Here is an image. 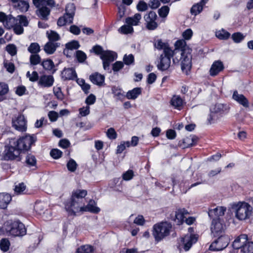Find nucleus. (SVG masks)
<instances>
[{
    "label": "nucleus",
    "mask_w": 253,
    "mask_h": 253,
    "mask_svg": "<svg viewBox=\"0 0 253 253\" xmlns=\"http://www.w3.org/2000/svg\"><path fill=\"white\" fill-rule=\"evenodd\" d=\"M0 22L7 28H13L15 33L20 35L23 33V26H27L28 21L27 18L23 15H18L16 18L11 15H7L4 12H0Z\"/></svg>",
    "instance_id": "obj_1"
},
{
    "label": "nucleus",
    "mask_w": 253,
    "mask_h": 253,
    "mask_svg": "<svg viewBox=\"0 0 253 253\" xmlns=\"http://www.w3.org/2000/svg\"><path fill=\"white\" fill-rule=\"evenodd\" d=\"M232 208L235 212V216L240 220L249 218L253 211L252 206L245 202L235 203L233 205Z\"/></svg>",
    "instance_id": "obj_2"
},
{
    "label": "nucleus",
    "mask_w": 253,
    "mask_h": 253,
    "mask_svg": "<svg viewBox=\"0 0 253 253\" xmlns=\"http://www.w3.org/2000/svg\"><path fill=\"white\" fill-rule=\"evenodd\" d=\"M171 224L168 222H162L155 224L153 227L152 235L157 242L168 236L171 231Z\"/></svg>",
    "instance_id": "obj_3"
},
{
    "label": "nucleus",
    "mask_w": 253,
    "mask_h": 253,
    "mask_svg": "<svg viewBox=\"0 0 253 253\" xmlns=\"http://www.w3.org/2000/svg\"><path fill=\"white\" fill-rule=\"evenodd\" d=\"M15 138L9 139L8 144L5 147L3 155L1 157L0 156L1 160H12L17 159L18 161H19L21 159L19 150H18L15 147Z\"/></svg>",
    "instance_id": "obj_4"
},
{
    "label": "nucleus",
    "mask_w": 253,
    "mask_h": 253,
    "mask_svg": "<svg viewBox=\"0 0 253 253\" xmlns=\"http://www.w3.org/2000/svg\"><path fill=\"white\" fill-rule=\"evenodd\" d=\"M4 228L9 235L14 236H23L26 233L24 225L19 221H7L4 224Z\"/></svg>",
    "instance_id": "obj_5"
},
{
    "label": "nucleus",
    "mask_w": 253,
    "mask_h": 253,
    "mask_svg": "<svg viewBox=\"0 0 253 253\" xmlns=\"http://www.w3.org/2000/svg\"><path fill=\"white\" fill-rule=\"evenodd\" d=\"M174 46L175 49L172 50V54L174 56L173 62L174 64H176L179 62V56H182V54L188 52L189 49L186 42L182 40L177 41Z\"/></svg>",
    "instance_id": "obj_6"
},
{
    "label": "nucleus",
    "mask_w": 253,
    "mask_h": 253,
    "mask_svg": "<svg viewBox=\"0 0 253 253\" xmlns=\"http://www.w3.org/2000/svg\"><path fill=\"white\" fill-rule=\"evenodd\" d=\"M15 147L19 150L20 153L22 150L27 151L31 148V145L36 141L35 137L31 135H26L16 140Z\"/></svg>",
    "instance_id": "obj_7"
},
{
    "label": "nucleus",
    "mask_w": 253,
    "mask_h": 253,
    "mask_svg": "<svg viewBox=\"0 0 253 253\" xmlns=\"http://www.w3.org/2000/svg\"><path fill=\"white\" fill-rule=\"evenodd\" d=\"M198 240V237L195 235L187 234L182 238L179 243L178 248L180 250L183 249L185 251H188L192 245Z\"/></svg>",
    "instance_id": "obj_8"
},
{
    "label": "nucleus",
    "mask_w": 253,
    "mask_h": 253,
    "mask_svg": "<svg viewBox=\"0 0 253 253\" xmlns=\"http://www.w3.org/2000/svg\"><path fill=\"white\" fill-rule=\"evenodd\" d=\"M225 229V226L220 218H217L212 220L211 226V230L213 236L223 235Z\"/></svg>",
    "instance_id": "obj_9"
},
{
    "label": "nucleus",
    "mask_w": 253,
    "mask_h": 253,
    "mask_svg": "<svg viewBox=\"0 0 253 253\" xmlns=\"http://www.w3.org/2000/svg\"><path fill=\"white\" fill-rule=\"evenodd\" d=\"M229 238L224 235H221L210 246V249L213 251H219L225 249L229 244Z\"/></svg>",
    "instance_id": "obj_10"
},
{
    "label": "nucleus",
    "mask_w": 253,
    "mask_h": 253,
    "mask_svg": "<svg viewBox=\"0 0 253 253\" xmlns=\"http://www.w3.org/2000/svg\"><path fill=\"white\" fill-rule=\"evenodd\" d=\"M83 207L80 202L72 199L68 201L65 206L66 211L71 215H75L77 213L83 211Z\"/></svg>",
    "instance_id": "obj_11"
},
{
    "label": "nucleus",
    "mask_w": 253,
    "mask_h": 253,
    "mask_svg": "<svg viewBox=\"0 0 253 253\" xmlns=\"http://www.w3.org/2000/svg\"><path fill=\"white\" fill-rule=\"evenodd\" d=\"M179 62H180L181 68L183 72L186 74H188L189 71L191 68V54L188 52L182 54V56L178 57Z\"/></svg>",
    "instance_id": "obj_12"
},
{
    "label": "nucleus",
    "mask_w": 253,
    "mask_h": 253,
    "mask_svg": "<svg viewBox=\"0 0 253 253\" xmlns=\"http://www.w3.org/2000/svg\"><path fill=\"white\" fill-rule=\"evenodd\" d=\"M117 55L114 52L109 50L104 52L100 58L103 61V66L105 70H109L110 63L114 61Z\"/></svg>",
    "instance_id": "obj_13"
},
{
    "label": "nucleus",
    "mask_w": 253,
    "mask_h": 253,
    "mask_svg": "<svg viewBox=\"0 0 253 253\" xmlns=\"http://www.w3.org/2000/svg\"><path fill=\"white\" fill-rule=\"evenodd\" d=\"M157 14L154 11H150L148 14L144 15V18L146 23V27L150 30H154L158 26L156 20Z\"/></svg>",
    "instance_id": "obj_14"
},
{
    "label": "nucleus",
    "mask_w": 253,
    "mask_h": 253,
    "mask_svg": "<svg viewBox=\"0 0 253 253\" xmlns=\"http://www.w3.org/2000/svg\"><path fill=\"white\" fill-rule=\"evenodd\" d=\"M172 56H173V54H170L168 55H165L164 54V55H161L160 56V61L157 65L158 69L162 71L168 70L170 66V57Z\"/></svg>",
    "instance_id": "obj_15"
},
{
    "label": "nucleus",
    "mask_w": 253,
    "mask_h": 253,
    "mask_svg": "<svg viewBox=\"0 0 253 253\" xmlns=\"http://www.w3.org/2000/svg\"><path fill=\"white\" fill-rule=\"evenodd\" d=\"M13 126L19 131H24L26 129V123L24 116L19 115L12 121Z\"/></svg>",
    "instance_id": "obj_16"
},
{
    "label": "nucleus",
    "mask_w": 253,
    "mask_h": 253,
    "mask_svg": "<svg viewBox=\"0 0 253 253\" xmlns=\"http://www.w3.org/2000/svg\"><path fill=\"white\" fill-rule=\"evenodd\" d=\"M154 46L158 50H163L165 55H170L172 54V50L170 49L169 45L162 41V40H157L154 42Z\"/></svg>",
    "instance_id": "obj_17"
},
{
    "label": "nucleus",
    "mask_w": 253,
    "mask_h": 253,
    "mask_svg": "<svg viewBox=\"0 0 253 253\" xmlns=\"http://www.w3.org/2000/svg\"><path fill=\"white\" fill-rule=\"evenodd\" d=\"M232 98L244 107H249V103L247 98L243 94L239 93L237 91H234Z\"/></svg>",
    "instance_id": "obj_18"
},
{
    "label": "nucleus",
    "mask_w": 253,
    "mask_h": 253,
    "mask_svg": "<svg viewBox=\"0 0 253 253\" xmlns=\"http://www.w3.org/2000/svg\"><path fill=\"white\" fill-rule=\"evenodd\" d=\"M226 211V208L223 206L217 207L209 210L208 214L211 217L223 216Z\"/></svg>",
    "instance_id": "obj_19"
},
{
    "label": "nucleus",
    "mask_w": 253,
    "mask_h": 253,
    "mask_svg": "<svg viewBox=\"0 0 253 253\" xmlns=\"http://www.w3.org/2000/svg\"><path fill=\"white\" fill-rule=\"evenodd\" d=\"M54 79L52 76L49 75L42 76L39 81L38 84L42 87H50L52 85Z\"/></svg>",
    "instance_id": "obj_20"
},
{
    "label": "nucleus",
    "mask_w": 253,
    "mask_h": 253,
    "mask_svg": "<svg viewBox=\"0 0 253 253\" xmlns=\"http://www.w3.org/2000/svg\"><path fill=\"white\" fill-rule=\"evenodd\" d=\"M247 241L248 238L246 235H241L234 241L232 244L233 247L235 249H241L242 251Z\"/></svg>",
    "instance_id": "obj_21"
},
{
    "label": "nucleus",
    "mask_w": 253,
    "mask_h": 253,
    "mask_svg": "<svg viewBox=\"0 0 253 253\" xmlns=\"http://www.w3.org/2000/svg\"><path fill=\"white\" fill-rule=\"evenodd\" d=\"M188 214V211L185 209H178L175 213V222L177 224H181L184 221L185 216Z\"/></svg>",
    "instance_id": "obj_22"
},
{
    "label": "nucleus",
    "mask_w": 253,
    "mask_h": 253,
    "mask_svg": "<svg viewBox=\"0 0 253 253\" xmlns=\"http://www.w3.org/2000/svg\"><path fill=\"white\" fill-rule=\"evenodd\" d=\"M223 68V65L221 61H214L211 67L210 74L212 76H216L221 72Z\"/></svg>",
    "instance_id": "obj_23"
},
{
    "label": "nucleus",
    "mask_w": 253,
    "mask_h": 253,
    "mask_svg": "<svg viewBox=\"0 0 253 253\" xmlns=\"http://www.w3.org/2000/svg\"><path fill=\"white\" fill-rule=\"evenodd\" d=\"M89 79L93 84L102 85L104 83L105 77L98 73H94L89 76Z\"/></svg>",
    "instance_id": "obj_24"
},
{
    "label": "nucleus",
    "mask_w": 253,
    "mask_h": 253,
    "mask_svg": "<svg viewBox=\"0 0 253 253\" xmlns=\"http://www.w3.org/2000/svg\"><path fill=\"white\" fill-rule=\"evenodd\" d=\"M11 201L10 195L5 193H0V209H5Z\"/></svg>",
    "instance_id": "obj_25"
},
{
    "label": "nucleus",
    "mask_w": 253,
    "mask_h": 253,
    "mask_svg": "<svg viewBox=\"0 0 253 253\" xmlns=\"http://www.w3.org/2000/svg\"><path fill=\"white\" fill-rule=\"evenodd\" d=\"M62 77L64 80H74L77 78V74L74 69L67 68L62 71Z\"/></svg>",
    "instance_id": "obj_26"
},
{
    "label": "nucleus",
    "mask_w": 253,
    "mask_h": 253,
    "mask_svg": "<svg viewBox=\"0 0 253 253\" xmlns=\"http://www.w3.org/2000/svg\"><path fill=\"white\" fill-rule=\"evenodd\" d=\"M229 109L227 105L218 104L211 107V113L224 114L228 112Z\"/></svg>",
    "instance_id": "obj_27"
},
{
    "label": "nucleus",
    "mask_w": 253,
    "mask_h": 253,
    "mask_svg": "<svg viewBox=\"0 0 253 253\" xmlns=\"http://www.w3.org/2000/svg\"><path fill=\"white\" fill-rule=\"evenodd\" d=\"M141 19V15L140 13H136L132 17H129L126 19V23L127 24L133 26H137Z\"/></svg>",
    "instance_id": "obj_28"
},
{
    "label": "nucleus",
    "mask_w": 253,
    "mask_h": 253,
    "mask_svg": "<svg viewBox=\"0 0 253 253\" xmlns=\"http://www.w3.org/2000/svg\"><path fill=\"white\" fill-rule=\"evenodd\" d=\"M86 194L87 191L86 190L78 189L73 193L71 199L82 203L83 199L86 195Z\"/></svg>",
    "instance_id": "obj_29"
},
{
    "label": "nucleus",
    "mask_w": 253,
    "mask_h": 253,
    "mask_svg": "<svg viewBox=\"0 0 253 253\" xmlns=\"http://www.w3.org/2000/svg\"><path fill=\"white\" fill-rule=\"evenodd\" d=\"M100 209L96 206V203L90 200L87 206L83 207V211H90L93 213H98Z\"/></svg>",
    "instance_id": "obj_30"
},
{
    "label": "nucleus",
    "mask_w": 253,
    "mask_h": 253,
    "mask_svg": "<svg viewBox=\"0 0 253 253\" xmlns=\"http://www.w3.org/2000/svg\"><path fill=\"white\" fill-rule=\"evenodd\" d=\"M209 0H201V1L194 5L191 9V12L192 14L197 15L199 14L203 10V6L208 2Z\"/></svg>",
    "instance_id": "obj_31"
},
{
    "label": "nucleus",
    "mask_w": 253,
    "mask_h": 253,
    "mask_svg": "<svg viewBox=\"0 0 253 253\" xmlns=\"http://www.w3.org/2000/svg\"><path fill=\"white\" fill-rule=\"evenodd\" d=\"M183 101L182 99L178 95H174L170 100V104L174 108L180 110L183 106Z\"/></svg>",
    "instance_id": "obj_32"
},
{
    "label": "nucleus",
    "mask_w": 253,
    "mask_h": 253,
    "mask_svg": "<svg viewBox=\"0 0 253 253\" xmlns=\"http://www.w3.org/2000/svg\"><path fill=\"white\" fill-rule=\"evenodd\" d=\"M13 6L21 12L28 11L29 8V4L27 1L21 0L17 3L13 4Z\"/></svg>",
    "instance_id": "obj_33"
},
{
    "label": "nucleus",
    "mask_w": 253,
    "mask_h": 253,
    "mask_svg": "<svg viewBox=\"0 0 253 253\" xmlns=\"http://www.w3.org/2000/svg\"><path fill=\"white\" fill-rule=\"evenodd\" d=\"M141 88L140 87H135L132 90H129L126 94V97L128 99L134 100L141 93Z\"/></svg>",
    "instance_id": "obj_34"
},
{
    "label": "nucleus",
    "mask_w": 253,
    "mask_h": 253,
    "mask_svg": "<svg viewBox=\"0 0 253 253\" xmlns=\"http://www.w3.org/2000/svg\"><path fill=\"white\" fill-rule=\"evenodd\" d=\"M33 4L37 7L48 5L52 7L55 5L54 0H33Z\"/></svg>",
    "instance_id": "obj_35"
},
{
    "label": "nucleus",
    "mask_w": 253,
    "mask_h": 253,
    "mask_svg": "<svg viewBox=\"0 0 253 253\" xmlns=\"http://www.w3.org/2000/svg\"><path fill=\"white\" fill-rule=\"evenodd\" d=\"M59 45L57 43L49 42L44 45V50L46 53L51 54L55 52L57 47Z\"/></svg>",
    "instance_id": "obj_36"
},
{
    "label": "nucleus",
    "mask_w": 253,
    "mask_h": 253,
    "mask_svg": "<svg viewBox=\"0 0 253 253\" xmlns=\"http://www.w3.org/2000/svg\"><path fill=\"white\" fill-rule=\"evenodd\" d=\"M46 204L42 202H37L34 206V210L39 214L44 213L46 210Z\"/></svg>",
    "instance_id": "obj_37"
},
{
    "label": "nucleus",
    "mask_w": 253,
    "mask_h": 253,
    "mask_svg": "<svg viewBox=\"0 0 253 253\" xmlns=\"http://www.w3.org/2000/svg\"><path fill=\"white\" fill-rule=\"evenodd\" d=\"M95 249L93 246L89 245H84L79 247L76 251L77 253H92Z\"/></svg>",
    "instance_id": "obj_38"
},
{
    "label": "nucleus",
    "mask_w": 253,
    "mask_h": 253,
    "mask_svg": "<svg viewBox=\"0 0 253 253\" xmlns=\"http://www.w3.org/2000/svg\"><path fill=\"white\" fill-rule=\"evenodd\" d=\"M72 17H68L64 14L62 17H60L57 21V25L59 26H63L66 24H71L73 22Z\"/></svg>",
    "instance_id": "obj_39"
},
{
    "label": "nucleus",
    "mask_w": 253,
    "mask_h": 253,
    "mask_svg": "<svg viewBox=\"0 0 253 253\" xmlns=\"http://www.w3.org/2000/svg\"><path fill=\"white\" fill-rule=\"evenodd\" d=\"M80 47V44L78 41H73L66 44V49L64 53L68 52L69 51L77 49Z\"/></svg>",
    "instance_id": "obj_40"
},
{
    "label": "nucleus",
    "mask_w": 253,
    "mask_h": 253,
    "mask_svg": "<svg viewBox=\"0 0 253 253\" xmlns=\"http://www.w3.org/2000/svg\"><path fill=\"white\" fill-rule=\"evenodd\" d=\"M215 36L218 39L220 40H225L228 39L229 38L230 34L229 32L225 31V30L221 29L216 32Z\"/></svg>",
    "instance_id": "obj_41"
},
{
    "label": "nucleus",
    "mask_w": 253,
    "mask_h": 253,
    "mask_svg": "<svg viewBox=\"0 0 253 253\" xmlns=\"http://www.w3.org/2000/svg\"><path fill=\"white\" fill-rule=\"evenodd\" d=\"M75 6L73 3H69L67 5L66 7V14L68 17H72V19L73 20L75 15Z\"/></svg>",
    "instance_id": "obj_42"
},
{
    "label": "nucleus",
    "mask_w": 253,
    "mask_h": 253,
    "mask_svg": "<svg viewBox=\"0 0 253 253\" xmlns=\"http://www.w3.org/2000/svg\"><path fill=\"white\" fill-rule=\"evenodd\" d=\"M47 37L49 42H53L58 41L60 39V36L57 33L54 31L50 30L46 32Z\"/></svg>",
    "instance_id": "obj_43"
},
{
    "label": "nucleus",
    "mask_w": 253,
    "mask_h": 253,
    "mask_svg": "<svg viewBox=\"0 0 253 253\" xmlns=\"http://www.w3.org/2000/svg\"><path fill=\"white\" fill-rule=\"evenodd\" d=\"M119 31L122 34H127L132 33L133 32V28L130 25L126 24V25L121 27L119 29Z\"/></svg>",
    "instance_id": "obj_44"
},
{
    "label": "nucleus",
    "mask_w": 253,
    "mask_h": 253,
    "mask_svg": "<svg viewBox=\"0 0 253 253\" xmlns=\"http://www.w3.org/2000/svg\"><path fill=\"white\" fill-rule=\"evenodd\" d=\"M38 11V15L42 18H46L49 14L50 10L46 6H41Z\"/></svg>",
    "instance_id": "obj_45"
},
{
    "label": "nucleus",
    "mask_w": 253,
    "mask_h": 253,
    "mask_svg": "<svg viewBox=\"0 0 253 253\" xmlns=\"http://www.w3.org/2000/svg\"><path fill=\"white\" fill-rule=\"evenodd\" d=\"M242 252L244 253H253V242L248 240L244 246Z\"/></svg>",
    "instance_id": "obj_46"
},
{
    "label": "nucleus",
    "mask_w": 253,
    "mask_h": 253,
    "mask_svg": "<svg viewBox=\"0 0 253 253\" xmlns=\"http://www.w3.org/2000/svg\"><path fill=\"white\" fill-rule=\"evenodd\" d=\"M28 50L31 53L37 54L40 51V46L38 43L33 42L30 44Z\"/></svg>",
    "instance_id": "obj_47"
},
{
    "label": "nucleus",
    "mask_w": 253,
    "mask_h": 253,
    "mask_svg": "<svg viewBox=\"0 0 253 253\" xmlns=\"http://www.w3.org/2000/svg\"><path fill=\"white\" fill-rule=\"evenodd\" d=\"M26 186L23 183H20L15 185L14 191L18 194H24L26 190Z\"/></svg>",
    "instance_id": "obj_48"
},
{
    "label": "nucleus",
    "mask_w": 253,
    "mask_h": 253,
    "mask_svg": "<svg viewBox=\"0 0 253 253\" xmlns=\"http://www.w3.org/2000/svg\"><path fill=\"white\" fill-rule=\"evenodd\" d=\"M9 246V241L6 239H3L0 242V248L3 252L7 251Z\"/></svg>",
    "instance_id": "obj_49"
},
{
    "label": "nucleus",
    "mask_w": 253,
    "mask_h": 253,
    "mask_svg": "<svg viewBox=\"0 0 253 253\" xmlns=\"http://www.w3.org/2000/svg\"><path fill=\"white\" fill-rule=\"evenodd\" d=\"M26 76L30 81L33 82L37 81L39 78L38 74L36 71H33L32 73L29 71L27 72Z\"/></svg>",
    "instance_id": "obj_50"
},
{
    "label": "nucleus",
    "mask_w": 253,
    "mask_h": 253,
    "mask_svg": "<svg viewBox=\"0 0 253 253\" xmlns=\"http://www.w3.org/2000/svg\"><path fill=\"white\" fill-rule=\"evenodd\" d=\"M245 36L241 33H236L232 35V38L234 42L239 43L244 40Z\"/></svg>",
    "instance_id": "obj_51"
},
{
    "label": "nucleus",
    "mask_w": 253,
    "mask_h": 253,
    "mask_svg": "<svg viewBox=\"0 0 253 253\" xmlns=\"http://www.w3.org/2000/svg\"><path fill=\"white\" fill-rule=\"evenodd\" d=\"M43 67L46 70H51L54 67V64L52 60L47 59L42 63Z\"/></svg>",
    "instance_id": "obj_52"
},
{
    "label": "nucleus",
    "mask_w": 253,
    "mask_h": 253,
    "mask_svg": "<svg viewBox=\"0 0 253 253\" xmlns=\"http://www.w3.org/2000/svg\"><path fill=\"white\" fill-rule=\"evenodd\" d=\"M76 57L79 62H83L86 58V55L83 51L78 50L76 51Z\"/></svg>",
    "instance_id": "obj_53"
},
{
    "label": "nucleus",
    "mask_w": 253,
    "mask_h": 253,
    "mask_svg": "<svg viewBox=\"0 0 253 253\" xmlns=\"http://www.w3.org/2000/svg\"><path fill=\"white\" fill-rule=\"evenodd\" d=\"M137 9L139 11H145L148 9L147 4L144 1L140 0L136 6Z\"/></svg>",
    "instance_id": "obj_54"
},
{
    "label": "nucleus",
    "mask_w": 253,
    "mask_h": 253,
    "mask_svg": "<svg viewBox=\"0 0 253 253\" xmlns=\"http://www.w3.org/2000/svg\"><path fill=\"white\" fill-rule=\"evenodd\" d=\"M106 135L110 139H115L117 138V136L116 132L112 127H111L107 130L106 131Z\"/></svg>",
    "instance_id": "obj_55"
},
{
    "label": "nucleus",
    "mask_w": 253,
    "mask_h": 253,
    "mask_svg": "<svg viewBox=\"0 0 253 253\" xmlns=\"http://www.w3.org/2000/svg\"><path fill=\"white\" fill-rule=\"evenodd\" d=\"M169 7L167 6L162 7L159 10V15L162 17H166L169 12Z\"/></svg>",
    "instance_id": "obj_56"
},
{
    "label": "nucleus",
    "mask_w": 253,
    "mask_h": 253,
    "mask_svg": "<svg viewBox=\"0 0 253 253\" xmlns=\"http://www.w3.org/2000/svg\"><path fill=\"white\" fill-rule=\"evenodd\" d=\"M30 60L31 64L37 65L40 62L41 58L39 55L35 54L31 55Z\"/></svg>",
    "instance_id": "obj_57"
},
{
    "label": "nucleus",
    "mask_w": 253,
    "mask_h": 253,
    "mask_svg": "<svg viewBox=\"0 0 253 253\" xmlns=\"http://www.w3.org/2000/svg\"><path fill=\"white\" fill-rule=\"evenodd\" d=\"M62 152L57 149H52L50 153L51 156L55 159H57L61 157Z\"/></svg>",
    "instance_id": "obj_58"
},
{
    "label": "nucleus",
    "mask_w": 253,
    "mask_h": 253,
    "mask_svg": "<svg viewBox=\"0 0 253 253\" xmlns=\"http://www.w3.org/2000/svg\"><path fill=\"white\" fill-rule=\"evenodd\" d=\"M90 113V107L88 106L83 107L79 109V114L81 117H84Z\"/></svg>",
    "instance_id": "obj_59"
},
{
    "label": "nucleus",
    "mask_w": 253,
    "mask_h": 253,
    "mask_svg": "<svg viewBox=\"0 0 253 253\" xmlns=\"http://www.w3.org/2000/svg\"><path fill=\"white\" fill-rule=\"evenodd\" d=\"M145 220L142 215H139L134 219L133 223L138 225L142 226L144 224Z\"/></svg>",
    "instance_id": "obj_60"
},
{
    "label": "nucleus",
    "mask_w": 253,
    "mask_h": 253,
    "mask_svg": "<svg viewBox=\"0 0 253 253\" xmlns=\"http://www.w3.org/2000/svg\"><path fill=\"white\" fill-rule=\"evenodd\" d=\"M6 51L12 56L15 55L17 53L16 46L13 44H9L6 47Z\"/></svg>",
    "instance_id": "obj_61"
},
{
    "label": "nucleus",
    "mask_w": 253,
    "mask_h": 253,
    "mask_svg": "<svg viewBox=\"0 0 253 253\" xmlns=\"http://www.w3.org/2000/svg\"><path fill=\"white\" fill-rule=\"evenodd\" d=\"M77 164L73 160H70L67 164V167L69 170L74 171L77 168Z\"/></svg>",
    "instance_id": "obj_62"
},
{
    "label": "nucleus",
    "mask_w": 253,
    "mask_h": 253,
    "mask_svg": "<svg viewBox=\"0 0 253 253\" xmlns=\"http://www.w3.org/2000/svg\"><path fill=\"white\" fill-rule=\"evenodd\" d=\"M133 172L131 170H128L123 174L124 180L128 181L131 179L133 177Z\"/></svg>",
    "instance_id": "obj_63"
},
{
    "label": "nucleus",
    "mask_w": 253,
    "mask_h": 253,
    "mask_svg": "<svg viewBox=\"0 0 253 253\" xmlns=\"http://www.w3.org/2000/svg\"><path fill=\"white\" fill-rule=\"evenodd\" d=\"M8 91V85L3 83H0V95L6 94Z\"/></svg>",
    "instance_id": "obj_64"
}]
</instances>
